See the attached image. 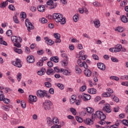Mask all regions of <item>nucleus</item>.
<instances>
[{"instance_id": "obj_1", "label": "nucleus", "mask_w": 128, "mask_h": 128, "mask_svg": "<svg viewBox=\"0 0 128 128\" xmlns=\"http://www.w3.org/2000/svg\"><path fill=\"white\" fill-rule=\"evenodd\" d=\"M97 116L99 120H100V121L99 122L100 124H106V121L104 120L106 118V115L101 111H97L96 112V114H92V120H94L96 118Z\"/></svg>"}, {"instance_id": "obj_2", "label": "nucleus", "mask_w": 128, "mask_h": 128, "mask_svg": "<svg viewBox=\"0 0 128 128\" xmlns=\"http://www.w3.org/2000/svg\"><path fill=\"white\" fill-rule=\"evenodd\" d=\"M53 18L56 22H60L61 24H66V18L62 17V14L59 13H54L53 14Z\"/></svg>"}, {"instance_id": "obj_3", "label": "nucleus", "mask_w": 128, "mask_h": 128, "mask_svg": "<svg viewBox=\"0 0 128 128\" xmlns=\"http://www.w3.org/2000/svg\"><path fill=\"white\" fill-rule=\"evenodd\" d=\"M11 40L14 43V46H16L17 48H20V46H22L20 42H22V40L20 37L12 36L11 37Z\"/></svg>"}, {"instance_id": "obj_4", "label": "nucleus", "mask_w": 128, "mask_h": 128, "mask_svg": "<svg viewBox=\"0 0 128 128\" xmlns=\"http://www.w3.org/2000/svg\"><path fill=\"white\" fill-rule=\"evenodd\" d=\"M44 108L46 110H50V106H52V102L50 100H46L43 104Z\"/></svg>"}, {"instance_id": "obj_5", "label": "nucleus", "mask_w": 128, "mask_h": 128, "mask_svg": "<svg viewBox=\"0 0 128 128\" xmlns=\"http://www.w3.org/2000/svg\"><path fill=\"white\" fill-rule=\"evenodd\" d=\"M25 24L26 26V28H28V32H30V30H34V26L32 25V22H30V20L28 19H26V21H25Z\"/></svg>"}, {"instance_id": "obj_6", "label": "nucleus", "mask_w": 128, "mask_h": 128, "mask_svg": "<svg viewBox=\"0 0 128 128\" xmlns=\"http://www.w3.org/2000/svg\"><path fill=\"white\" fill-rule=\"evenodd\" d=\"M12 64L14 66H16L17 68H22V64H20V60L16 59V61H12Z\"/></svg>"}, {"instance_id": "obj_7", "label": "nucleus", "mask_w": 128, "mask_h": 128, "mask_svg": "<svg viewBox=\"0 0 128 128\" xmlns=\"http://www.w3.org/2000/svg\"><path fill=\"white\" fill-rule=\"evenodd\" d=\"M104 112L110 113L112 112V109H110V104H106L103 107Z\"/></svg>"}, {"instance_id": "obj_8", "label": "nucleus", "mask_w": 128, "mask_h": 128, "mask_svg": "<svg viewBox=\"0 0 128 128\" xmlns=\"http://www.w3.org/2000/svg\"><path fill=\"white\" fill-rule=\"evenodd\" d=\"M54 36L56 38L55 40V42H61L62 40H60V34L58 33H54L53 34Z\"/></svg>"}, {"instance_id": "obj_9", "label": "nucleus", "mask_w": 128, "mask_h": 128, "mask_svg": "<svg viewBox=\"0 0 128 128\" xmlns=\"http://www.w3.org/2000/svg\"><path fill=\"white\" fill-rule=\"evenodd\" d=\"M28 100H30V104H32V102H36V100H38V98H36V96H34L32 95L29 96Z\"/></svg>"}, {"instance_id": "obj_10", "label": "nucleus", "mask_w": 128, "mask_h": 128, "mask_svg": "<svg viewBox=\"0 0 128 128\" xmlns=\"http://www.w3.org/2000/svg\"><path fill=\"white\" fill-rule=\"evenodd\" d=\"M60 72H63V74L64 76H70V74L72 73V71L70 70H66L64 68L60 69Z\"/></svg>"}, {"instance_id": "obj_11", "label": "nucleus", "mask_w": 128, "mask_h": 128, "mask_svg": "<svg viewBox=\"0 0 128 128\" xmlns=\"http://www.w3.org/2000/svg\"><path fill=\"white\" fill-rule=\"evenodd\" d=\"M44 40H46V44H48L49 46H52V44H54V42L52 41V40H50L48 37H44Z\"/></svg>"}, {"instance_id": "obj_12", "label": "nucleus", "mask_w": 128, "mask_h": 128, "mask_svg": "<svg viewBox=\"0 0 128 128\" xmlns=\"http://www.w3.org/2000/svg\"><path fill=\"white\" fill-rule=\"evenodd\" d=\"M46 90H38L37 91L36 94L38 96H39V98H42L44 96V92Z\"/></svg>"}, {"instance_id": "obj_13", "label": "nucleus", "mask_w": 128, "mask_h": 128, "mask_svg": "<svg viewBox=\"0 0 128 128\" xmlns=\"http://www.w3.org/2000/svg\"><path fill=\"white\" fill-rule=\"evenodd\" d=\"M26 60L29 64H33L34 62V57L32 56H29L27 57Z\"/></svg>"}, {"instance_id": "obj_14", "label": "nucleus", "mask_w": 128, "mask_h": 128, "mask_svg": "<svg viewBox=\"0 0 128 128\" xmlns=\"http://www.w3.org/2000/svg\"><path fill=\"white\" fill-rule=\"evenodd\" d=\"M94 24L95 28H98L100 26V20L98 19H95L94 20Z\"/></svg>"}, {"instance_id": "obj_15", "label": "nucleus", "mask_w": 128, "mask_h": 128, "mask_svg": "<svg viewBox=\"0 0 128 128\" xmlns=\"http://www.w3.org/2000/svg\"><path fill=\"white\" fill-rule=\"evenodd\" d=\"M97 66L98 68H100L102 70H106V65L102 63H98Z\"/></svg>"}, {"instance_id": "obj_16", "label": "nucleus", "mask_w": 128, "mask_h": 128, "mask_svg": "<svg viewBox=\"0 0 128 128\" xmlns=\"http://www.w3.org/2000/svg\"><path fill=\"white\" fill-rule=\"evenodd\" d=\"M84 74L88 78L92 76V70L86 69L84 70Z\"/></svg>"}, {"instance_id": "obj_17", "label": "nucleus", "mask_w": 128, "mask_h": 128, "mask_svg": "<svg viewBox=\"0 0 128 128\" xmlns=\"http://www.w3.org/2000/svg\"><path fill=\"white\" fill-rule=\"evenodd\" d=\"M91 98L92 97L90 96V95L84 94L83 100L84 102H88V100H90Z\"/></svg>"}, {"instance_id": "obj_18", "label": "nucleus", "mask_w": 128, "mask_h": 128, "mask_svg": "<svg viewBox=\"0 0 128 128\" xmlns=\"http://www.w3.org/2000/svg\"><path fill=\"white\" fill-rule=\"evenodd\" d=\"M84 122L86 124H94V120L90 118H88L84 120Z\"/></svg>"}, {"instance_id": "obj_19", "label": "nucleus", "mask_w": 128, "mask_h": 128, "mask_svg": "<svg viewBox=\"0 0 128 128\" xmlns=\"http://www.w3.org/2000/svg\"><path fill=\"white\" fill-rule=\"evenodd\" d=\"M47 124L49 126H52L53 122L52 118L48 117L46 118Z\"/></svg>"}, {"instance_id": "obj_20", "label": "nucleus", "mask_w": 128, "mask_h": 128, "mask_svg": "<svg viewBox=\"0 0 128 128\" xmlns=\"http://www.w3.org/2000/svg\"><path fill=\"white\" fill-rule=\"evenodd\" d=\"M88 92L90 94H96V90L94 88H90L88 89Z\"/></svg>"}, {"instance_id": "obj_21", "label": "nucleus", "mask_w": 128, "mask_h": 128, "mask_svg": "<svg viewBox=\"0 0 128 128\" xmlns=\"http://www.w3.org/2000/svg\"><path fill=\"white\" fill-rule=\"evenodd\" d=\"M115 32H123L124 30V28L121 26H118L116 28H114Z\"/></svg>"}, {"instance_id": "obj_22", "label": "nucleus", "mask_w": 128, "mask_h": 128, "mask_svg": "<svg viewBox=\"0 0 128 128\" xmlns=\"http://www.w3.org/2000/svg\"><path fill=\"white\" fill-rule=\"evenodd\" d=\"M38 12H44V10H46V8L44 5H40L38 6Z\"/></svg>"}, {"instance_id": "obj_23", "label": "nucleus", "mask_w": 128, "mask_h": 128, "mask_svg": "<svg viewBox=\"0 0 128 128\" xmlns=\"http://www.w3.org/2000/svg\"><path fill=\"white\" fill-rule=\"evenodd\" d=\"M76 95H72L71 96V99L70 100V103L71 104H74L76 102Z\"/></svg>"}, {"instance_id": "obj_24", "label": "nucleus", "mask_w": 128, "mask_h": 128, "mask_svg": "<svg viewBox=\"0 0 128 128\" xmlns=\"http://www.w3.org/2000/svg\"><path fill=\"white\" fill-rule=\"evenodd\" d=\"M115 48L116 52H120L122 50V46L121 44H117Z\"/></svg>"}, {"instance_id": "obj_25", "label": "nucleus", "mask_w": 128, "mask_h": 128, "mask_svg": "<svg viewBox=\"0 0 128 128\" xmlns=\"http://www.w3.org/2000/svg\"><path fill=\"white\" fill-rule=\"evenodd\" d=\"M46 74V68H42L38 72V76H44Z\"/></svg>"}, {"instance_id": "obj_26", "label": "nucleus", "mask_w": 128, "mask_h": 128, "mask_svg": "<svg viewBox=\"0 0 128 128\" xmlns=\"http://www.w3.org/2000/svg\"><path fill=\"white\" fill-rule=\"evenodd\" d=\"M120 20L122 22H124V24H126V22H128V18L124 16H122L120 18Z\"/></svg>"}, {"instance_id": "obj_27", "label": "nucleus", "mask_w": 128, "mask_h": 128, "mask_svg": "<svg viewBox=\"0 0 128 128\" xmlns=\"http://www.w3.org/2000/svg\"><path fill=\"white\" fill-rule=\"evenodd\" d=\"M52 122L54 124H55L56 126H58L60 122V121H58V119L56 117H54L52 118Z\"/></svg>"}, {"instance_id": "obj_28", "label": "nucleus", "mask_w": 128, "mask_h": 128, "mask_svg": "<svg viewBox=\"0 0 128 128\" xmlns=\"http://www.w3.org/2000/svg\"><path fill=\"white\" fill-rule=\"evenodd\" d=\"M51 62H58V57L54 56L50 58Z\"/></svg>"}, {"instance_id": "obj_29", "label": "nucleus", "mask_w": 128, "mask_h": 128, "mask_svg": "<svg viewBox=\"0 0 128 128\" xmlns=\"http://www.w3.org/2000/svg\"><path fill=\"white\" fill-rule=\"evenodd\" d=\"M39 22H42V24H46V22H48V20L46 19V18H42L39 20Z\"/></svg>"}, {"instance_id": "obj_30", "label": "nucleus", "mask_w": 128, "mask_h": 128, "mask_svg": "<svg viewBox=\"0 0 128 128\" xmlns=\"http://www.w3.org/2000/svg\"><path fill=\"white\" fill-rule=\"evenodd\" d=\"M13 20L15 24H20V21L18 20L16 15H15L13 16Z\"/></svg>"}, {"instance_id": "obj_31", "label": "nucleus", "mask_w": 128, "mask_h": 128, "mask_svg": "<svg viewBox=\"0 0 128 128\" xmlns=\"http://www.w3.org/2000/svg\"><path fill=\"white\" fill-rule=\"evenodd\" d=\"M78 16H80V14H75L73 16V20H74V22H78Z\"/></svg>"}, {"instance_id": "obj_32", "label": "nucleus", "mask_w": 128, "mask_h": 128, "mask_svg": "<svg viewBox=\"0 0 128 128\" xmlns=\"http://www.w3.org/2000/svg\"><path fill=\"white\" fill-rule=\"evenodd\" d=\"M75 70H76V74H81L82 73V70H80V68L78 67V66H75Z\"/></svg>"}, {"instance_id": "obj_33", "label": "nucleus", "mask_w": 128, "mask_h": 128, "mask_svg": "<svg viewBox=\"0 0 128 128\" xmlns=\"http://www.w3.org/2000/svg\"><path fill=\"white\" fill-rule=\"evenodd\" d=\"M86 110L87 112H88L89 114H92V113L94 112V110L91 107H88L86 108Z\"/></svg>"}, {"instance_id": "obj_34", "label": "nucleus", "mask_w": 128, "mask_h": 128, "mask_svg": "<svg viewBox=\"0 0 128 128\" xmlns=\"http://www.w3.org/2000/svg\"><path fill=\"white\" fill-rule=\"evenodd\" d=\"M82 66L84 68H88V64H86V63L85 62H82V64H80V68H82Z\"/></svg>"}, {"instance_id": "obj_35", "label": "nucleus", "mask_w": 128, "mask_h": 128, "mask_svg": "<svg viewBox=\"0 0 128 128\" xmlns=\"http://www.w3.org/2000/svg\"><path fill=\"white\" fill-rule=\"evenodd\" d=\"M60 52H61V56L62 58H66V54L64 50H61Z\"/></svg>"}, {"instance_id": "obj_36", "label": "nucleus", "mask_w": 128, "mask_h": 128, "mask_svg": "<svg viewBox=\"0 0 128 128\" xmlns=\"http://www.w3.org/2000/svg\"><path fill=\"white\" fill-rule=\"evenodd\" d=\"M6 34L8 36H12V31L9 30L6 32Z\"/></svg>"}, {"instance_id": "obj_37", "label": "nucleus", "mask_w": 128, "mask_h": 128, "mask_svg": "<svg viewBox=\"0 0 128 128\" xmlns=\"http://www.w3.org/2000/svg\"><path fill=\"white\" fill-rule=\"evenodd\" d=\"M16 79L18 82H20V80H22V73H18L17 74Z\"/></svg>"}, {"instance_id": "obj_38", "label": "nucleus", "mask_w": 128, "mask_h": 128, "mask_svg": "<svg viewBox=\"0 0 128 128\" xmlns=\"http://www.w3.org/2000/svg\"><path fill=\"white\" fill-rule=\"evenodd\" d=\"M14 50L15 52H16L17 54H22V49H20V48H15L14 49Z\"/></svg>"}, {"instance_id": "obj_39", "label": "nucleus", "mask_w": 128, "mask_h": 128, "mask_svg": "<svg viewBox=\"0 0 128 128\" xmlns=\"http://www.w3.org/2000/svg\"><path fill=\"white\" fill-rule=\"evenodd\" d=\"M36 65L38 66H44V62H42V60H40L38 62H37Z\"/></svg>"}, {"instance_id": "obj_40", "label": "nucleus", "mask_w": 128, "mask_h": 128, "mask_svg": "<svg viewBox=\"0 0 128 128\" xmlns=\"http://www.w3.org/2000/svg\"><path fill=\"white\" fill-rule=\"evenodd\" d=\"M54 70L52 69V68H50L49 69H48L46 71V74H53L54 72Z\"/></svg>"}, {"instance_id": "obj_41", "label": "nucleus", "mask_w": 128, "mask_h": 128, "mask_svg": "<svg viewBox=\"0 0 128 128\" xmlns=\"http://www.w3.org/2000/svg\"><path fill=\"white\" fill-rule=\"evenodd\" d=\"M57 86H58V88H59L60 90H64V84H62L60 83L58 84Z\"/></svg>"}, {"instance_id": "obj_42", "label": "nucleus", "mask_w": 128, "mask_h": 128, "mask_svg": "<svg viewBox=\"0 0 128 128\" xmlns=\"http://www.w3.org/2000/svg\"><path fill=\"white\" fill-rule=\"evenodd\" d=\"M68 60H64L62 62V66H68Z\"/></svg>"}, {"instance_id": "obj_43", "label": "nucleus", "mask_w": 128, "mask_h": 128, "mask_svg": "<svg viewBox=\"0 0 128 128\" xmlns=\"http://www.w3.org/2000/svg\"><path fill=\"white\" fill-rule=\"evenodd\" d=\"M44 96H46V98H50V94L48 92V91L45 90L44 92Z\"/></svg>"}, {"instance_id": "obj_44", "label": "nucleus", "mask_w": 128, "mask_h": 128, "mask_svg": "<svg viewBox=\"0 0 128 128\" xmlns=\"http://www.w3.org/2000/svg\"><path fill=\"white\" fill-rule=\"evenodd\" d=\"M8 8L9 10H12L13 12H14V10H16V8L12 4L8 6Z\"/></svg>"}, {"instance_id": "obj_45", "label": "nucleus", "mask_w": 128, "mask_h": 128, "mask_svg": "<svg viewBox=\"0 0 128 128\" xmlns=\"http://www.w3.org/2000/svg\"><path fill=\"white\" fill-rule=\"evenodd\" d=\"M7 4H8L7 1L4 2L1 4L2 6L0 4V8H6V6Z\"/></svg>"}, {"instance_id": "obj_46", "label": "nucleus", "mask_w": 128, "mask_h": 128, "mask_svg": "<svg viewBox=\"0 0 128 128\" xmlns=\"http://www.w3.org/2000/svg\"><path fill=\"white\" fill-rule=\"evenodd\" d=\"M20 16L22 18H26V14L24 12H22L20 14Z\"/></svg>"}, {"instance_id": "obj_47", "label": "nucleus", "mask_w": 128, "mask_h": 128, "mask_svg": "<svg viewBox=\"0 0 128 128\" xmlns=\"http://www.w3.org/2000/svg\"><path fill=\"white\" fill-rule=\"evenodd\" d=\"M70 112L74 116H76V109L74 108H71Z\"/></svg>"}, {"instance_id": "obj_48", "label": "nucleus", "mask_w": 128, "mask_h": 128, "mask_svg": "<svg viewBox=\"0 0 128 128\" xmlns=\"http://www.w3.org/2000/svg\"><path fill=\"white\" fill-rule=\"evenodd\" d=\"M86 90V86H81L80 90L82 92H84V90Z\"/></svg>"}, {"instance_id": "obj_49", "label": "nucleus", "mask_w": 128, "mask_h": 128, "mask_svg": "<svg viewBox=\"0 0 128 128\" xmlns=\"http://www.w3.org/2000/svg\"><path fill=\"white\" fill-rule=\"evenodd\" d=\"M76 120L77 122H82V118H80L78 116H76Z\"/></svg>"}, {"instance_id": "obj_50", "label": "nucleus", "mask_w": 128, "mask_h": 128, "mask_svg": "<svg viewBox=\"0 0 128 128\" xmlns=\"http://www.w3.org/2000/svg\"><path fill=\"white\" fill-rule=\"evenodd\" d=\"M111 60L113 62H118V60L114 56L111 58Z\"/></svg>"}, {"instance_id": "obj_51", "label": "nucleus", "mask_w": 128, "mask_h": 128, "mask_svg": "<svg viewBox=\"0 0 128 128\" xmlns=\"http://www.w3.org/2000/svg\"><path fill=\"white\" fill-rule=\"evenodd\" d=\"M110 80H119L120 78H118V76H111L110 77Z\"/></svg>"}, {"instance_id": "obj_52", "label": "nucleus", "mask_w": 128, "mask_h": 128, "mask_svg": "<svg viewBox=\"0 0 128 128\" xmlns=\"http://www.w3.org/2000/svg\"><path fill=\"white\" fill-rule=\"evenodd\" d=\"M47 66H48L49 68H52V66H54V64L52 62L49 61L47 62Z\"/></svg>"}, {"instance_id": "obj_53", "label": "nucleus", "mask_w": 128, "mask_h": 128, "mask_svg": "<svg viewBox=\"0 0 128 128\" xmlns=\"http://www.w3.org/2000/svg\"><path fill=\"white\" fill-rule=\"evenodd\" d=\"M44 85L46 88H50V86H52V84H50V82H46L44 83Z\"/></svg>"}, {"instance_id": "obj_54", "label": "nucleus", "mask_w": 128, "mask_h": 128, "mask_svg": "<svg viewBox=\"0 0 128 128\" xmlns=\"http://www.w3.org/2000/svg\"><path fill=\"white\" fill-rule=\"evenodd\" d=\"M121 80H128V75H124L120 77Z\"/></svg>"}, {"instance_id": "obj_55", "label": "nucleus", "mask_w": 128, "mask_h": 128, "mask_svg": "<svg viewBox=\"0 0 128 128\" xmlns=\"http://www.w3.org/2000/svg\"><path fill=\"white\" fill-rule=\"evenodd\" d=\"M122 124H124V126H128V120H124L122 121Z\"/></svg>"}, {"instance_id": "obj_56", "label": "nucleus", "mask_w": 128, "mask_h": 128, "mask_svg": "<svg viewBox=\"0 0 128 128\" xmlns=\"http://www.w3.org/2000/svg\"><path fill=\"white\" fill-rule=\"evenodd\" d=\"M75 102H76V106H80V102H82V100H76Z\"/></svg>"}, {"instance_id": "obj_57", "label": "nucleus", "mask_w": 128, "mask_h": 128, "mask_svg": "<svg viewBox=\"0 0 128 128\" xmlns=\"http://www.w3.org/2000/svg\"><path fill=\"white\" fill-rule=\"evenodd\" d=\"M20 104H21V106L23 108H26V103H24V101H22L20 102Z\"/></svg>"}, {"instance_id": "obj_58", "label": "nucleus", "mask_w": 128, "mask_h": 128, "mask_svg": "<svg viewBox=\"0 0 128 128\" xmlns=\"http://www.w3.org/2000/svg\"><path fill=\"white\" fill-rule=\"evenodd\" d=\"M30 10H32V12H34L36 10V8L34 6H32L30 8Z\"/></svg>"}, {"instance_id": "obj_59", "label": "nucleus", "mask_w": 128, "mask_h": 128, "mask_svg": "<svg viewBox=\"0 0 128 128\" xmlns=\"http://www.w3.org/2000/svg\"><path fill=\"white\" fill-rule=\"evenodd\" d=\"M47 4L48 6H52V4H54V1L52 0H49L47 2Z\"/></svg>"}, {"instance_id": "obj_60", "label": "nucleus", "mask_w": 128, "mask_h": 128, "mask_svg": "<svg viewBox=\"0 0 128 128\" xmlns=\"http://www.w3.org/2000/svg\"><path fill=\"white\" fill-rule=\"evenodd\" d=\"M93 4L94 6H100V4L98 2H94Z\"/></svg>"}, {"instance_id": "obj_61", "label": "nucleus", "mask_w": 128, "mask_h": 128, "mask_svg": "<svg viewBox=\"0 0 128 128\" xmlns=\"http://www.w3.org/2000/svg\"><path fill=\"white\" fill-rule=\"evenodd\" d=\"M104 96H110V94L108 92H105L103 94Z\"/></svg>"}, {"instance_id": "obj_62", "label": "nucleus", "mask_w": 128, "mask_h": 128, "mask_svg": "<svg viewBox=\"0 0 128 128\" xmlns=\"http://www.w3.org/2000/svg\"><path fill=\"white\" fill-rule=\"evenodd\" d=\"M113 100L114 101H115L116 102H120V100L117 96H114L113 97Z\"/></svg>"}, {"instance_id": "obj_63", "label": "nucleus", "mask_w": 128, "mask_h": 128, "mask_svg": "<svg viewBox=\"0 0 128 128\" xmlns=\"http://www.w3.org/2000/svg\"><path fill=\"white\" fill-rule=\"evenodd\" d=\"M92 57L94 58V60H98V56H97L96 54H93L92 56Z\"/></svg>"}, {"instance_id": "obj_64", "label": "nucleus", "mask_w": 128, "mask_h": 128, "mask_svg": "<svg viewBox=\"0 0 128 128\" xmlns=\"http://www.w3.org/2000/svg\"><path fill=\"white\" fill-rule=\"evenodd\" d=\"M62 128V126L60 125H56V124H54V126L51 127V128Z\"/></svg>"}]
</instances>
